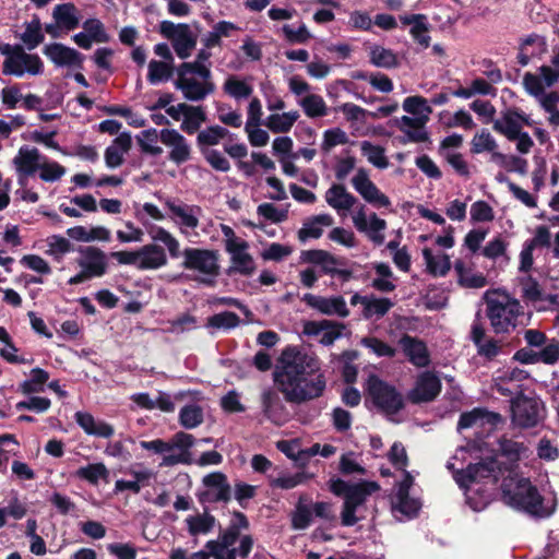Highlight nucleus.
<instances>
[{
  "label": "nucleus",
  "mask_w": 559,
  "mask_h": 559,
  "mask_svg": "<svg viewBox=\"0 0 559 559\" xmlns=\"http://www.w3.org/2000/svg\"><path fill=\"white\" fill-rule=\"evenodd\" d=\"M0 53L4 56L2 73L22 78L40 75L44 72V62L36 53H28L22 45L4 44L0 46Z\"/></svg>",
  "instance_id": "6e6552de"
},
{
  "label": "nucleus",
  "mask_w": 559,
  "mask_h": 559,
  "mask_svg": "<svg viewBox=\"0 0 559 559\" xmlns=\"http://www.w3.org/2000/svg\"><path fill=\"white\" fill-rule=\"evenodd\" d=\"M248 249L249 243L246 240L226 249V252L230 255L229 271L231 273L249 276L254 272L255 263Z\"/></svg>",
  "instance_id": "7c9ffc66"
},
{
  "label": "nucleus",
  "mask_w": 559,
  "mask_h": 559,
  "mask_svg": "<svg viewBox=\"0 0 559 559\" xmlns=\"http://www.w3.org/2000/svg\"><path fill=\"white\" fill-rule=\"evenodd\" d=\"M76 264L81 271L69 278V285H78L104 276L108 271V255L98 247H83L79 249Z\"/></svg>",
  "instance_id": "9d476101"
},
{
  "label": "nucleus",
  "mask_w": 559,
  "mask_h": 559,
  "mask_svg": "<svg viewBox=\"0 0 559 559\" xmlns=\"http://www.w3.org/2000/svg\"><path fill=\"white\" fill-rule=\"evenodd\" d=\"M39 178L45 182H56L60 180L67 173L66 168L58 162L44 156L38 169Z\"/></svg>",
  "instance_id": "4d7b16f0"
},
{
  "label": "nucleus",
  "mask_w": 559,
  "mask_h": 559,
  "mask_svg": "<svg viewBox=\"0 0 559 559\" xmlns=\"http://www.w3.org/2000/svg\"><path fill=\"white\" fill-rule=\"evenodd\" d=\"M203 489L198 492L201 504L228 502L231 499V487L222 472H213L202 479Z\"/></svg>",
  "instance_id": "dca6fc26"
},
{
  "label": "nucleus",
  "mask_w": 559,
  "mask_h": 559,
  "mask_svg": "<svg viewBox=\"0 0 559 559\" xmlns=\"http://www.w3.org/2000/svg\"><path fill=\"white\" fill-rule=\"evenodd\" d=\"M261 404L264 416L274 425L283 426L289 420V411L274 390L267 389L262 392Z\"/></svg>",
  "instance_id": "393cba45"
},
{
  "label": "nucleus",
  "mask_w": 559,
  "mask_h": 559,
  "mask_svg": "<svg viewBox=\"0 0 559 559\" xmlns=\"http://www.w3.org/2000/svg\"><path fill=\"white\" fill-rule=\"evenodd\" d=\"M273 379L286 402L294 404L320 397L326 386L317 356L298 346L283 349Z\"/></svg>",
  "instance_id": "f03ea898"
},
{
  "label": "nucleus",
  "mask_w": 559,
  "mask_h": 559,
  "mask_svg": "<svg viewBox=\"0 0 559 559\" xmlns=\"http://www.w3.org/2000/svg\"><path fill=\"white\" fill-rule=\"evenodd\" d=\"M240 323L238 314L231 311H223L209 318L207 328L216 330H230Z\"/></svg>",
  "instance_id": "338daca9"
},
{
  "label": "nucleus",
  "mask_w": 559,
  "mask_h": 559,
  "mask_svg": "<svg viewBox=\"0 0 559 559\" xmlns=\"http://www.w3.org/2000/svg\"><path fill=\"white\" fill-rule=\"evenodd\" d=\"M486 298V316L489 319L490 325L495 333H509L518 325V318L522 313V306L520 302L504 295L498 298Z\"/></svg>",
  "instance_id": "0eeeda50"
},
{
  "label": "nucleus",
  "mask_w": 559,
  "mask_h": 559,
  "mask_svg": "<svg viewBox=\"0 0 559 559\" xmlns=\"http://www.w3.org/2000/svg\"><path fill=\"white\" fill-rule=\"evenodd\" d=\"M413 483V476L404 471V478L399 483L396 493L392 499V510L399 520L415 518L421 508V502L409 496Z\"/></svg>",
  "instance_id": "f3484780"
},
{
  "label": "nucleus",
  "mask_w": 559,
  "mask_h": 559,
  "mask_svg": "<svg viewBox=\"0 0 559 559\" xmlns=\"http://www.w3.org/2000/svg\"><path fill=\"white\" fill-rule=\"evenodd\" d=\"M301 300L310 308L317 310L324 316H336L346 318L349 316V309L343 296H319L313 294H305Z\"/></svg>",
  "instance_id": "5701e85b"
},
{
  "label": "nucleus",
  "mask_w": 559,
  "mask_h": 559,
  "mask_svg": "<svg viewBox=\"0 0 559 559\" xmlns=\"http://www.w3.org/2000/svg\"><path fill=\"white\" fill-rule=\"evenodd\" d=\"M82 27L95 43L106 44L110 41V35L107 33L104 23L98 19H87Z\"/></svg>",
  "instance_id": "69168bd1"
},
{
  "label": "nucleus",
  "mask_w": 559,
  "mask_h": 559,
  "mask_svg": "<svg viewBox=\"0 0 559 559\" xmlns=\"http://www.w3.org/2000/svg\"><path fill=\"white\" fill-rule=\"evenodd\" d=\"M132 146V138L129 132L119 133L104 152L105 165L109 169L120 167L124 163V157Z\"/></svg>",
  "instance_id": "bb28decb"
},
{
  "label": "nucleus",
  "mask_w": 559,
  "mask_h": 559,
  "mask_svg": "<svg viewBox=\"0 0 559 559\" xmlns=\"http://www.w3.org/2000/svg\"><path fill=\"white\" fill-rule=\"evenodd\" d=\"M399 344L412 365L418 368H424L430 364V355L423 341L408 334H404L400 338Z\"/></svg>",
  "instance_id": "c85d7f7f"
},
{
  "label": "nucleus",
  "mask_w": 559,
  "mask_h": 559,
  "mask_svg": "<svg viewBox=\"0 0 559 559\" xmlns=\"http://www.w3.org/2000/svg\"><path fill=\"white\" fill-rule=\"evenodd\" d=\"M454 479L457 485L464 489L466 503L475 512L483 511L490 502L491 492L480 486L483 480L492 484V478L486 476V473H477L475 477H469V465L465 472H456Z\"/></svg>",
  "instance_id": "f8f14e48"
},
{
  "label": "nucleus",
  "mask_w": 559,
  "mask_h": 559,
  "mask_svg": "<svg viewBox=\"0 0 559 559\" xmlns=\"http://www.w3.org/2000/svg\"><path fill=\"white\" fill-rule=\"evenodd\" d=\"M159 141L168 148V159L176 165L190 160L192 148L188 140L175 129H162Z\"/></svg>",
  "instance_id": "4be33fe9"
},
{
  "label": "nucleus",
  "mask_w": 559,
  "mask_h": 559,
  "mask_svg": "<svg viewBox=\"0 0 559 559\" xmlns=\"http://www.w3.org/2000/svg\"><path fill=\"white\" fill-rule=\"evenodd\" d=\"M75 423L83 429V431L93 437L97 438H111L115 433L112 425L96 419L92 414L87 412H76L74 414Z\"/></svg>",
  "instance_id": "473e14b6"
},
{
  "label": "nucleus",
  "mask_w": 559,
  "mask_h": 559,
  "mask_svg": "<svg viewBox=\"0 0 559 559\" xmlns=\"http://www.w3.org/2000/svg\"><path fill=\"white\" fill-rule=\"evenodd\" d=\"M52 17L67 32L75 29L80 24L79 10L71 2L57 4L52 10Z\"/></svg>",
  "instance_id": "c9c22d12"
},
{
  "label": "nucleus",
  "mask_w": 559,
  "mask_h": 559,
  "mask_svg": "<svg viewBox=\"0 0 559 559\" xmlns=\"http://www.w3.org/2000/svg\"><path fill=\"white\" fill-rule=\"evenodd\" d=\"M385 228L386 222L380 218L376 213H371L365 224V229H360L359 231L366 234L369 240L374 245L380 246L384 242L383 231Z\"/></svg>",
  "instance_id": "6e6d98bb"
},
{
  "label": "nucleus",
  "mask_w": 559,
  "mask_h": 559,
  "mask_svg": "<svg viewBox=\"0 0 559 559\" xmlns=\"http://www.w3.org/2000/svg\"><path fill=\"white\" fill-rule=\"evenodd\" d=\"M471 338L477 348V354L487 360H492L502 353V345L492 337H487L479 322L473 323Z\"/></svg>",
  "instance_id": "2f4dec72"
},
{
  "label": "nucleus",
  "mask_w": 559,
  "mask_h": 559,
  "mask_svg": "<svg viewBox=\"0 0 559 559\" xmlns=\"http://www.w3.org/2000/svg\"><path fill=\"white\" fill-rule=\"evenodd\" d=\"M370 61L376 67L386 69L393 68L397 64V58L393 50L382 46H373L370 49Z\"/></svg>",
  "instance_id": "e2e57ef3"
},
{
  "label": "nucleus",
  "mask_w": 559,
  "mask_h": 559,
  "mask_svg": "<svg viewBox=\"0 0 559 559\" xmlns=\"http://www.w3.org/2000/svg\"><path fill=\"white\" fill-rule=\"evenodd\" d=\"M367 392L373 404L385 414H396L404 406L401 393L376 376L369 377Z\"/></svg>",
  "instance_id": "4468645a"
},
{
  "label": "nucleus",
  "mask_w": 559,
  "mask_h": 559,
  "mask_svg": "<svg viewBox=\"0 0 559 559\" xmlns=\"http://www.w3.org/2000/svg\"><path fill=\"white\" fill-rule=\"evenodd\" d=\"M423 255L429 272L433 275H444L451 267L450 259L445 254L435 255L431 250L424 249Z\"/></svg>",
  "instance_id": "680f3d73"
},
{
  "label": "nucleus",
  "mask_w": 559,
  "mask_h": 559,
  "mask_svg": "<svg viewBox=\"0 0 559 559\" xmlns=\"http://www.w3.org/2000/svg\"><path fill=\"white\" fill-rule=\"evenodd\" d=\"M147 234L153 242L138 249L139 270H158L167 265L166 251L157 242L165 246L170 258L181 257L180 242L169 230L162 226L151 225L147 227Z\"/></svg>",
  "instance_id": "20e7f679"
},
{
  "label": "nucleus",
  "mask_w": 559,
  "mask_h": 559,
  "mask_svg": "<svg viewBox=\"0 0 559 559\" xmlns=\"http://www.w3.org/2000/svg\"><path fill=\"white\" fill-rule=\"evenodd\" d=\"M313 516L311 499L306 495H301L292 514L293 528L298 531L308 528L312 523Z\"/></svg>",
  "instance_id": "e433bc0d"
},
{
  "label": "nucleus",
  "mask_w": 559,
  "mask_h": 559,
  "mask_svg": "<svg viewBox=\"0 0 559 559\" xmlns=\"http://www.w3.org/2000/svg\"><path fill=\"white\" fill-rule=\"evenodd\" d=\"M454 270L457 274V281L463 287L481 288L487 285V278L481 273L474 272L461 260L455 261Z\"/></svg>",
  "instance_id": "a19ab883"
},
{
  "label": "nucleus",
  "mask_w": 559,
  "mask_h": 559,
  "mask_svg": "<svg viewBox=\"0 0 559 559\" xmlns=\"http://www.w3.org/2000/svg\"><path fill=\"white\" fill-rule=\"evenodd\" d=\"M281 31L285 40L289 44H307L312 38V34L302 22L298 26L285 24Z\"/></svg>",
  "instance_id": "bf43d9fd"
},
{
  "label": "nucleus",
  "mask_w": 559,
  "mask_h": 559,
  "mask_svg": "<svg viewBox=\"0 0 559 559\" xmlns=\"http://www.w3.org/2000/svg\"><path fill=\"white\" fill-rule=\"evenodd\" d=\"M158 140L159 132L153 128L142 131L138 136V143L141 151L151 156H159L163 153V148L157 145Z\"/></svg>",
  "instance_id": "13d9d810"
},
{
  "label": "nucleus",
  "mask_w": 559,
  "mask_h": 559,
  "mask_svg": "<svg viewBox=\"0 0 559 559\" xmlns=\"http://www.w3.org/2000/svg\"><path fill=\"white\" fill-rule=\"evenodd\" d=\"M360 151L362 156L376 168L385 169L389 167L385 150L381 145L373 144L370 141H362L360 143Z\"/></svg>",
  "instance_id": "3c124183"
},
{
  "label": "nucleus",
  "mask_w": 559,
  "mask_h": 559,
  "mask_svg": "<svg viewBox=\"0 0 559 559\" xmlns=\"http://www.w3.org/2000/svg\"><path fill=\"white\" fill-rule=\"evenodd\" d=\"M159 34L170 40L175 53L182 60L188 59L197 46V35L186 23L175 24L164 20L159 23Z\"/></svg>",
  "instance_id": "ddd939ff"
},
{
  "label": "nucleus",
  "mask_w": 559,
  "mask_h": 559,
  "mask_svg": "<svg viewBox=\"0 0 559 559\" xmlns=\"http://www.w3.org/2000/svg\"><path fill=\"white\" fill-rule=\"evenodd\" d=\"M24 31L19 35L23 43V47L33 50L38 47L45 39L40 19L34 15L33 19L24 23Z\"/></svg>",
  "instance_id": "4c0bfd02"
},
{
  "label": "nucleus",
  "mask_w": 559,
  "mask_h": 559,
  "mask_svg": "<svg viewBox=\"0 0 559 559\" xmlns=\"http://www.w3.org/2000/svg\"><path fill=\"white\" fill-rule=\"evenodd\" d=\"M206 121V112L202 106L189 105L182 118L180 129L187 134H194Z\"/></svg>",
  "instance_id": "8fccbe9b"
},
{
  "label": "nucleus",
  "mask_w": 559,
  "mask_h": 559,
  "mask_svg": "<svg viewBox=\"0 0 559 559\" xmlns=\"http://www.w3.org/2000/svg\"><path fill=\"white\" fill-rule=\"evenodd\" d=\"M75 476L92 485H97L99 479L107 478L108 469L104 463H93L78 468Z\"/></svg>",
  "instance_id": "052dcab7"
},
{
  "label": "nucleus",
  "mask_w": 559,
  "mask_h": 559,
  "mask_svg": "<svg viewBox=\"0 0 559 559\" xmlns=\"http://www.w3.org/2000/svg\"><path fill=\"white\" fill-rule=\"evenodd\" d=\"M522 296L526 302H530L537 311H545L540 306H545L546 287L540 288L536 280L526 276L521 281Z\"/></svg>",
  "instance_id": "58836bf2"
},
{
  "label": "nucleus",
  "mask_w": 559,
  "mask_h": 559,
  "mask_svg": "<svg viewBox=\"0 0 559 559\" xmlns=\"http://www.w3.org/2000/svg\"><path fill=\"white\" fill-rule=\"evenodd\" d=\"M223 91L236 100L247 99L253 93V87L235 75L228 76L223 85Z\"/></svg>",
  "instance_id": "864d4df0"
},
{
  "label": "nucleus",
  "mask_w": 559,
  "mask_h": 559,
  "mask_svg": "<svg viewBox=\"0 0 559 559\" xmlns=\"http://www.w3.org/2000/svg\"><path fill=\"white\" fill-rule=\"evenodd\" d=\"M130 473L134 477L133 480H116L114 488V491L116 493L124 490H130L134 493H139L141 491L142 485L146 484L152 477V473L148 469L131 471Z\"/></svg>",
  "instance_id": "5fc2aeb1"
},
{
  "label": "nucleus",
  "mask_w": 559,
  "mask_h": 559,
  "mask_svg": "<svg viewBox=\"0 0 559 559\" xmlns=\"http://www.w3.org/2000/svg\"><path fill=\"white\" fill-rule=\"evenodd\" d=\"M544 405L536 396L518 395L511 402L512 423L522 428L536 426L543 418Z\"/></svg>",
  "instance_id": "2eb2a0df"
},
{
  "label": "nucleus",
  "mask_w": 559,
  "mask_h": 559,
  "mask_svg": "<svg viewBox=\"0 0 559 559\" xmlns=\"http://www.w3.org/2000/svg\"><path fill=\"white\" fill-rule=\"evenodd\" d=\"M183 258L182 266L186 270L198 273V281L204 284L213 282L217 276L219 265L217 253L213 250L186 248L181 252Z\"/></svg>",
  "instance_id": "9b49d317"
},
{
  "label": "nucleus",
  "mask_w": 559,
  "mask_h": 559,
  "mask_svg": "<svg viewBox=\"0 0 559 559\" xmlns=\"http://www.w3.org/2000/svg\"><path fill=\"white\" fill-rule=\"evenodd\" d=\"M185 524L189 535L195 537L212 533L217 524V520L214 515L204 511L203 513L187 516Z\"/></svg>",
  "instance_id": "f704fd0d"
},
{
  "label": "nucleus",
  "mask_w": 559,
  "mask_h": 559,
  "mask_svg": "<svg viewBox=\"0 0 559 559\" xmlns=\"http://www.w3.org/2000/svg\"><path fill=\"white\" fill-rule=\"evenodd\" d=\"M178 420L185 429H194L204 420L203 408L197 403L186 404L179 411Z\"/></svg>",
  "instance_id": "09e8293b"
},
{
  "label": "nucleus",
  "mask_w": 559,
  "mask_h": 559,
  "mask_svg": "<svg viewBox=\"0 0 559 559\" xmlns=\"http://www.w3.org/2000/svg\"><path fill=\"white\" fill-rule=\"evenodd\" d=\"M493 129L510 141L518 138L519 133L522 132L521 126L519 124L518 111L509 110L504 112L500 118L493 121Z\"/></svg>",
  "instance_id": "79ce46f5"
},
{
  "label": "nucleus",
  "mask_w": 559,
  "mask_h": 559,
  "mask_svg": "<svg viewBox=\"0 0 559 559\" xmlns=\"http://www.w3.org/2000/svg\"><path fill=\"white\" fill-rule=\"evenodd\" d=\"M531 455L532 451L524 441L503 436L497 441L493 456L469 464V477L486 473V476L492 478V484L501 479L502 500L507 506L532 516L547 518L551 511L544 506L537 488L528 478L516 473L520 462Z\"/></svg>",
  "instance_id": "f257e3e1"
},
{
  "label": "nucleus",
  "mask_w": 559,
  "mask_h": 559,
  "mask_svg": "<svg viewBox=\"0 0 559 559\" xmlns=\"http://www.w3.org/2000/svg\"><path fill=\"white\" fill-rule=\"evenodd\" d=\"M498 144L495 138L486 130H483L479 133H476L472 140V152L475 154H480L484 152L495 153Z\"/></svg>",
  "instance_id": "774afa93"
},
{
  "label": "nucleus",
  "mask_w": 559,
  "mask_h": 559,
  "mask_svg": "<svg viewBox=\"0 0 559 559\" xmlns=\"http://www.w3.org/2000/svg\"><path fill=\"white\" fill-rule=\"evenodd\" d=\"M324 199L329 206L342 216H345L358 203L357 198L341 183H333L325 191Z\"/></svg>",
  "instance_id": "c756f323"
},
{
  "label": "nucleus",
  "mask_w": 559,
  "mask_h": 559,
  "mask_svg": "<svg viewBox=\"0 0 559 559\" xmlns=\"http://www.w3.org/2000/svg\"><path fill=\"white\" fill-rule=\"evenodd\" d=\"M299 118V112L296 110L271 114L263 121V124L273 133L288 132Z\"/></svg>",
  "instance_id": "ea45409f"
},
{
  "label": "nucleus",
  "mask_w": 559,
  "mask_h": 559,
  "mask_svg": "<svg viewBox=\"0 0 559 559\" xmlns=\"http://www.w3.org/2000/svg\"><path fill=\"white\" fill-rule=\"evenodd\" d=\"M297 103L309 118H320L328 115V106L323 97L318 94H308Z\"/></svg>",
  "instance_id": "603ef678"
},
{
  "label": "nucleus",
  "mask_w": 559,
  "mask_h": 559,
  "mask_svg": "<svg viewBox=\"0 0 559 559\" xmlns=\"http://www.w3.org/2000/svg\"><path fill=\"white\" fill-rule=\"evenodd\" d=\"M195 438L187 432H176L168 441L170 448L162 459L160 466L171 467L178 464H190V449L194 445Z\"/></svg>",
  "instance_id": "aec40b11"
},
{
  "label": "nucleus",
  "mask_w": 559,
  "mask_h": 559,
  "mask_svg": "<svg viewBox=\"0 0 559 559\" xmlns=\"http://www.w3.org/2000/svg\"><path fill=\"white\" fill-rule=\"evenodd\" d=\"M441 386L440 379L433 372L425 371L418 376L408 397L413 403L430 402L438 396Z\"/></svg>",
  "instance_id": "a878e982"
},
{
  "label": "nucleus",
  "mask_w": 559,
  "mask_h": 559,
  "mask_svg": "<svg viewBox=\"0 0 559 559\" xmlns=\"http://www.w3.org/2000/svg\"><path fill=\"white\" fill-rule=\"evenodd\" d=\"M173 83L182 97L192 103L203 102L216 90L212 71L195 70L192 66L187 64L176 67Z\"/></svg>",
  "instance_id": "423d86ee"
},
{
  "label": "nucleus",
  "mask_w": 559,
  "mask_h": 559,
  "mask_svg": "<svg viewBox=\"0 0 559 559\" xmlns=\"http://www.w3.org/2000/svg\"><path fill=\"white\" fill-rule=\"evenodd\" d=\"M48 249L46 253L51 255L56 261L60 262L63 255L72 250L69 239L60 235H52L47 238Z\"/></svg>",
  "instance_id": "0e129e2a"
},
{
  "label": "nucleus",
  "mask_w": 559,
  "mask_h": 559,
  "mask_svg": "<svg viewBox=\"0 0 559 559\" xmlns=\"http://www.w3.org/2000/svg\"><path fill=\"white\" fill-rule=\"evenodd\" d=\"M350 182L362 200L373 207L388 209L391 206V200L370 179L369 171L366 168H358Z\"/></svg>",
  "instance_id": "6ab92c4d"
},
{
  "label": "nucleus",
  "mask_w": 559,
  "mask_h": 559,
  "mask_svg": "<svg viewBox=\"0 0 559 559\" xmlns=\"http://www.w3.org/2000/svg\"><path fill=\"white\" fill-rule=\"evenodd\" d=\"M333 223V217L326 213L311 216L304 222L298 231V238L301 242H306L308 239H318L322 236L323 229L332 226Z\"/></svg>",
  "instance_id": "72a5a7b5"
},
{
  "label": "nucleus",
  "mask_w": 559,
  "mask_h": 559,
  "mask_svg": "<svg viewBox=\"0 0 559 559\" xmlns=\"http://www.w3.org/2000/svg\"><path fill=\"white\" fill-rule=\"evenodd\" d=\"M400 21L402 25L409 26V34L415 43L425 49L430 46L429 32L431 25L425 14H404L400 16Z\"/></svg>",
  "instance_id": "cd10ccee"
},
{
  "label": "nucleus",
  "mask_w": 559,
  "mask_h": 559,
  "mask_svg": "<svg viewBox=\"0 0 559 559\" xmlns=\"http://www.w3.org/2000/svg\"><path fill=\"white\" fill-rule=\"evenodd\" d=\"M373 269L377 277L372 278L371 286L381 293H391L396 285L393 281V272L389 264L384 262L374 263Z\"/></svg>",
  "instance_id": "a18cd8bd"
},
{
  "label": "nucleus",
  "mask_w": 559,
  "mask_h": 559,
  "mask_svg": "<svg viewBox=\"0 0 559 559\" xmlns=\"http://www.w3.org/2000/svg\"><path fill=\"white\" fill-rule=\"evenodd\" d=\"M300 260L306 263L319 265L323 274L331 276L337 275L344 282L352 277V272L349 270L340 267L343 265V262L325 250H304L300 253Z\"/></svg>",
  "instance_id": "412c9836"
},
{
  "label": "nucleus",
  "mask_w": 559,
  "mask_h": 559,
  "mask_svg": "<svg viewBox=\"0 0 559 559\" xmlns=\"http://www.w3.org/2000/svg\"><path fill=\"white\" fill-rule=\"evenodd\" d=\"M249 521L239 511L233 513L229 525L219 532L217 538L209 540V548L212 547L219 559L236 558L247 559L252 551L254 540L251 535H241L240 532L248 530Z\"/></svg>",
  "instance_id": "7ed1b4c3"
},
{
  "label": "nucleus",
  "mask_w": 559,
  "mask_h": 559,
  "mask_svg": "<svg viewBox=\"0 0 559 559\" xmlns=\"http://www.w3.org/2000/svg\"><path fill=\"white\" fill-rule=\"evenodd\" d=\"M165 207L168 210L169 219L177 226L183 237L191 239L199 236L197 228L203 215L201 206L188 204L179 199H166Z\"/></svg>",
  "instance_id": "1a4fd4ad"
},
{
  "label": "nucleus",
  "mask_w": 559,
  "mask_h": 559,
  "mask_svg": "<svg viewBox=\"0 0 559 559\" xmlns=\"http://www.w3.org/2000/svg\"><path fill=\"white\" fill-rule=\"evenodd\" d=\"M393 306V301L389 298L369 295L361 314L367 320H379L383 318Z\"/></svg>",
  "instance_id": "c03bdc74"
},
{
  "label": "nucleus",
  "mask_w": 559,
  "mask_h": 559,
  "mask_svg": "<svg viewBox=\"0 0 559 559\" xmlns=\"http://www.w3.org/2000/svg\"><path fill=\"white\" fill-rule=\"evenodd\" d=\"M379 488L376 481L348 483L341 478L330 480L329 489L331 492L344 499L341 512L343 526H354L359 521V518L356 516V511Z\"/></svg>",
  "instance_id": "39448f33"
},
{
  "label": "nucleus",
  "mask_w": 559,
  "mask_h": 559,
  "mask_svg": "<svg viewBox=\"0 0 559 559\" xmlns=\"http://www.w3.org/2000/svg\"><path fill=\"white\" fill-rule=\"evenodd\" d=\"M426 121L403 116L400 120V130L405 133L412 142H425L428 133L424 128Z\"/></svg>",
  "instance_id": "de8ad7c7"
},
{
  "label": "nucleus",
  "mask_w": 559,
  "mask_h": 559,
  "mask_svg": "<svg viewBox=\"0 0 559 559\" xmlns=\"http://www.w3.org/2000/svg\"><path fill=\"white\" fill-rule=\"evenodd\" d=\"M43 53L56 66L68 68H83L85 57L74 48L61 43H51L43 48Z\"/></svg>",
  "instance_id": "b1692460"
},
{
  "label": "nucleus",
  "mask_w": 559,
  "mask_h": 559,
  "mask_svg": "<svg viewBox=\"0 0 559 559\" xmlns=\"http://www.w3.org/2000/svg\"><path fill=\"white\" fill-rule=\"evenodd\" d=\"M44 154L37 147L22 145L12 159V165L16 173L17 185L26 187L29 177L38 173Z\"/></svg>",
  "instance_id": "a211bd4d"
},
{
  "label": "nucleus",
  "mask_w": 559,
  "mask_h": 559,
  "mask_svg": "<svg viewBox=\"0 0 559 559\" xmlns=\"http://www.w3.org/2000/svg\"><path fill=\"white\" fill-rule=\"evenodd\" d=\"M174 63L160 60H151L147 64V81L152 85L167 82L175 76Z\"/></svg>",
  "instance_id": "37998d69"
},
{
  "label": "nucleus",
  "mask_w": 559,
  "mask_h": 559,
  "mask_svg": "<svg viewBox=\"0 0 559 559\" xmlns=\"http://www.w3.org/2000/svg\"><path fill=\"white\" fill-rule=\"evenodd\" d=\"M228 135H230V132L226 128L218 124L211 126L198 133L197 144L202 151L219 144L221 141Z\"/></svg>",
  "instance_id": "49530a36"
}]
</instances>
